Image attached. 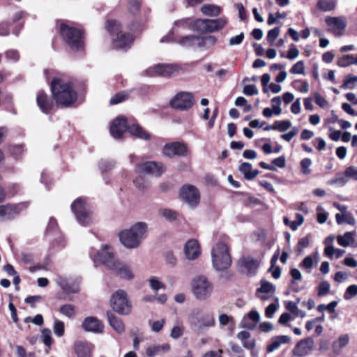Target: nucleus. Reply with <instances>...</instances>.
Here are the masks:
<instances>
[{
	"label": "nucleus",
	"instance_id": "58836bf2",
	"mask_svg": "<svg viewBox=\"0 0 357 357\" xmlns=\"http://www.w3.org/2000/svg\"><path fill=\"white\" fill-rule=\"evenodd\" d=\"M59 312L70 319L73 318L76 314L75 307L70 304H66L61 306Z\"/></svg>",
	"mask_w": 357,
	"mask_h": 357
},
{
	"label": "nucleus",
	"instance_id": "680f3d73",
	"mask_svg": "<svg viewBox=\"0 0 357 357\" xmlns=\"http://www.w3.org/2000/svg\"><path fill=\"white\" fill-rule=\"evenodd\" d=\"M311 160L309 158H305L301 162V170L304 174H308L310 173V167L311 165Z\"/></svg>",
	"mask_w": 357,
	"mask_h": 357
},
{
	"label": "nucleus",
	"instance_id": "bf43d9fd",
	"mask_svg": "<svg viewBox=\"0 0 357 357\" xmlns=\"http://www.w3.org/2000/svg\"><path fill=\"white\" fill-rule=\"evenodd\" d=\"M296 220L291 221V223L289 224V227L293 230L295 231L298 229V226L301 225L303 222L304 218L303 216L300 214L297 213L296 216Z\"/></svg>",
	"mask_w": 357,
	"mask_h": 357
},
{
	"label": "nucleus",
	"instance_id": "de8ad7c7",
	"mask_svg": "<svg viewBox=\"0 0 357 357\" xmlns=\"http://www.w3.org/2000/svg\"><path fill=\"white\" fill-rule=\"evenodd\" d=\"M345 176H347L348 181L353 180L357 181V167L349 166L346 168L344 172Z\"/></svg>",
	"mask_w": 357,
	"mask_h": 357
},
{
	"label": "nucleus",
	"instance_id": "f8f14e48",
	"mask_svg": "<svg viewBox=\"0 0 357 357\" xmlns=\"http://www.w3.org/2000/svg\"><path fill=\"white\" fill-rule=\"evenodd\" d=\"M111 307L117 313L123 315L129 314L131 312L130 304L126 293L123 290L116 291L111 297Z\"/></svg>",
	"mask_w": 357,
	"mask_h": 357
},
{
	"label": "nucleus",
	"instance_id": "37998d69",
	"mask_svg": "<svg viewBox=\"0 0 357 357\" xmlns=\"http://www.w3.org/2000/svg\"><path fill=\"white\" fill-rule=\"evenodd\" d=\"M275 303L270 304L265 310V315L267 318H272L279 307L278 298L275 297Z\"/></svg>",
	"mask_w": 357,
	"mask_h": 357
},
{
	"label": "nucleus",
	"instance_id": "5701e85b",
	"mask_svg": "<svg viewBox=\"0 0 357 357\" xmlns=\"http://www.w3.org/2000/svg\"><path fill=\"white\" fill-rule=\"evenodd\" d=\"M94 345L89 342L80 341L75 344V352L77 357H92Z\"/></svg>",
	"mask_w": 357,
	"mask_h": 357
},
{
	"label": "nucleus",
	"instance_id": "20e7f679",
	"mask_svg": "<svg viewBox=\"0 0 357 357\" xmlns=\"http://www.w3.org/2000/svg\"><path fill=\"white\" fill-rule=\"evenodd\" d=\"M128 130L131 135L142 139H149L150 135L137 124L128 126L126 119L123 116L115 119L110 126L111 135L115 139H120L123 134Z\"/></svg>",
	"mask_w": 357,
	"mask_h": 357
},
{
	"label": "nucleus",
	"instance_id": "2f4dec72",
	"mask_svg": "<svg viewBox=\"0 0 357 357\" xmlns=\"http://www.w3.org/2000/svg\"><path fill=\"white\" fill-rule=\"evenodd\" d=\"M239 170L248 180H252L259 174V171L252 169V165L249 162L242 163L239 167Z\"/></svg>",
	"mask_w": 357,
	"mask_h": 357
},
{
	"label": "nucleus",
	"instance_id": "cd10ccee",
	"mask_svg": "<svg viewBox=\"0 0 357 357\" xmlns=\"http://www.w3.org/2000/svg\"><path fill=\"white\" fill-rule=\"evenodd\" d=\"M240 264L248 274L255 273L259 266V261L252 257H243L240 260Z\"/></svg>",
	"mask_w": 357,
	"mask_h": 357
},
{
	"label": "nucleus",
	"instance_id": "9b49d317",
	"mask_svg": "<svg viewBox=\"0 0 357 357\" xmlns=\"http://www.w3.org/2000/svg\"><path fill=\"white\" fill-rule=\"evenodd\" d=\"M227 24L225 17L197 19L195 20L194 31L202 33H213L222 29Z\"/></svg>",
	"mask_w": 357,
	"mask_h": 357
},
{
	"label": "nucleus",
	"instance_id": "1a4fd4ad",
	"mask_svg": "<svg viewBox=\"0 0 357 357\" xmlns=\"http://www.w3.org/2000/svg\"><path fill=\"white\" fill-rule=\"evenodd\" d=\"M71 210L80 225L86 226L92 222V211L84 199H75L71 204Z\"/></svg>",
	"mask_w": 357,
	"mask_h": 357
},
{
	"label": "nucleus",
	"instance_id": "79ce46f5",
	"mask_svg": "<svg viewBox=\"0 0 357 357\" xmlns=\"http://www.w3.org/2000/svg\"><path fill=\"white\" fill-rule=\"evenodd\" d=\"M348 182V179L347 176H345L344 173L343 174H338L336 177L328 183L331 185L337 184L338 186L342 187L345 185Z\"/></svg>",
	"mask_w": 357,
	"mask_h": 357
},
{
	"label": "nucleus",
	"instance_id": "f03ea898",
	"mask_svg": "<svg viewBox=\"0 0 357 357\" xmlns=\"http://www.w3.org/2000/svg\"><path fill=\"white\" fill-rule=\"evenodd\" d=\"M51 90L56 104L61 107H70L77 100V93L72 83L64 78L53 79Z\"/></svg>",
	"mask_w": 357,
	"mask_h": 357
},
{
	"label": "nucleus",
	"instance_id": "423d86ee",
	"mask_svg": "<svg viewBox=\"0 0 357 357\" xmlns=\"http://www.w3.org/2000/svg\"><path fill=\"white\" fill-rule=\"evenodd\" d=\"M211 257L213 266L218 271L227 269L231 264L228 247L222 242H218L213 247Z\"/></svg>",
	"mask_w": 357,
	"mask_h": 357
},
{
	"label": "nucleus",
	"instance_id": "f704fd0d",
	"mask_svg": "<svg viewBox=\"0 0 357 357\" xmlns=\"http://www.w3.org/2000/svg\"><path fill=\"white\" fill-rule=\"evenodd\" d=\"M201 11L205 15L215 17L220 15L222 8L215 4L206 3L201 7Z\"/></svg>",
	"mask_w": 357,
	"mask_h": 357
},
{
	"label": "nucleus",
	"instance_id": "c85d7f7f",
	"mask_svg": "<svg viewBox=\"0 0 357 357\" xmlns=\"http://www.w3.org/2000/svg\"><path fill=\"white\" fill-rule=\"evenodd\" d=\"M107 317L110 326L118 333H122L125 331V326L123 321L115 316L112 312H107Z\"/></svg>",
	"mask_w": 357,
	"mask_h": 357
},
{
	"label": "nucleus",
	"instance_id": "7c9ffc66",
	"mask_svg": "<svg viewBox=\"0 0 357 357\" xmlns=\"http://www.w3.org/2000/svg\"><path fill=\"white\" fill-rule=\"evenodd\" d=\"M356 236V231H347L345 232L343 235H338L337 236V241L340 246L344 248L349 247L354 243Z\"/></svg>",
	"mask_w": 357,
	"mask_h": 357
},
{
	"label": "nucleus",
	"instance_id": "9d476101",
	"mask_svg": "<svg viewBox=\"0 0 357 357\" xmlns=\"http://www.w3.org/2000/svg\"><path fill=\"white\" fill-rule=\"evenodd\" d=\"M213 284L205 276H198L192 282V291L195 297L199 301L208 299L212 294Z\"/></svg>",
	"mask_w": 357,
	"mask_h": 357
},
{
	"label": "nucleus",
	"instance_id": "4d7b16f0",
	"mask_svg": "<svg viewBox=\"0 0 357 357\" xmlns=\"http://www.w3.org/2000/svg\"><path fill=\"white\" fill-rule=\"evenodd\" d=\"M240 327L242 328H247L249 330H255L256 328L255 322H252L250 319L246 316H244L240 323Z\"/></svg>",
	"mask_w": 357,
	"mask_h": 357
},
{
	"label": "nucleus",
	"instance_id": "052dcab7",
	"mask_svg": "<svg viewBox=\"0 0 357 357\" xmlns=\"http://www.w3.org/2000/svg\"><path fill=\"white\" fill-rule=\"evenodd\" d=\"M244 38H245V35L243 32H241L238 35L231 37L229 40V45L230 46L238 45L242 43Z\"/></svg>",
	"mask_w": 357,
	"mask_h": 357
},
{
	"label": "nucleus",
	"instance_id": "4be33fe9",
	"mask_svg": "<svg viewBox=\"0 0 357 357\" xmlns=\"http://www.w3.org/2000/svg\"><path fill=\"white\" fill-rule=\"evenodd\" d=\"M82 326L84 331L94 333H101L104 329V326L101 321L93 317L85 318Z\"/></svg>",
	"mask_w": 357,
	"mask_h": 357
},
{
	"label": "nucleus",
	"instance_id": "393cba45",
	"mask_svg": "<svg viewBox=\"0 0 357 357\" xmlns=\"http://www.w3.org/2000/svg\"><path fill=\"white\" fill-rule=\"evenodd\" d=\"M36 100L38 106L44 113H49L53 107L52 100L42 91H38Z\"/></svg>",
	"mask_w": 357,
	"mask_h": 357
},
{
	"label": "nucleus",
	"instance_id": "aec40b11",
	"mask_svg": "<svg viewBox=\"0 0 357 357\" xmlns=\"http://www.w3.org/2000/svg\"><path fill=\"white\" fill-rule=\"evenodd\" d=\"M312 352V339L304 338L298 341L294 349L292 354L296 357H306Z\"/></svg>",
	"mask_w": 357,
	"mask_h": 357
},
{
	"label": "nucleus",
	"instance_id": "8fccbe9b",
	"mask_svg": "<svg viewBox=\"0 0 357 357\" xmlns=\"http://www.w3.org/2000/svg\"><path fill=\"white\" fill-rule=\"evenodd\" d=\"M331 285L328 282L323 281L318 286L317 294L319 296L326 295L330 291Z\"/></svg>",
	"mask_w": 357,
	"mask_h": 357
},
{
	"label": "nucleus",
	"instance_id": "4c0bfd02",
	"mask_svg": "<svg viewBox=\"0 0 357 357\" xmlns=\"http://www.w3.org/2000/svg\"><path fill=\"white\" fill-rule=\"evenodd\" d=\"M357 83V76L353 74L347 75L344 79L341 88L343 89H352Z\"/></svg>",
	"mask_w": 357,
	"mask_h": 357
},
{
	"label": "nucleus",
	"instance_id": "774afa93",
	"mask_svg": "<svg viewBox=\"0 0 357 357\" xmlns=\"http://www.w3.org/2000/svg\"><path fill=\"white\" fill-rule=\"evenodd\" d=\"M243 93L246 96H253L258 93V90L255 85L249 84L244 86Z\"/></svg>",
	"mask_w": 357,
	"mask_h": 357
},
{
	"label": "nucleus",
	"instance_id": "e2e57ef3",
	"mask_svg": "<svg viewBox=\"0 0 357 357\" xmlns=\"http://www.w3.org/2000/svg\"><path fill=\"white\" fill-rule=\"evenodd\" d=\"M314 100L317 105L324 109H327L329 106L328 101L319 94H314Z\"/></svg>",
	"mask_w": 357,
	"mask_h": 357
},
{
	"label": "nucleus",
	"instance_id": "2eb2a0df",
	"mask_svg": "<svg viewBox=\"0 0 357 357\" xmlns=\"http://www.w3.org/2000/svg\"><path fill=\"white\" fill-rule=\"evenodd\" d=\"M180 197L190 207H195L198 205L200 199V194L198 189L193 185H184L180 190Z\"/></svg>",
	"mask_w": 357,
	"mask_h": 357
},
{
	"label": "nucleus",
	"instance_id": "a211bd4d",
	"mask_svg": "<svg viewBox=\"0 0 357 357\" xmlns=\"http://www.w3.org/2000/svg\"><path fill=\"white\" fill-rule=\"evenodd\" d=\"M56 283L66 293L76 294L79 291L81 278L79 277L71 278L58 276L56 279Z\"/></svg>",
	"mask_w": 357,
	"mask_h": 357
},
{
	"label": "nucleus",
	"instance_id": "c756f323",
	"mask_svg": "<svg viewBox=\"0 0 357 357\" xmlns=\"http://www.w3.org/2000/svg\"><path fill=\"white\" fill-rule=\"evenodd\" d=\"M170 348V345L167 343L163 344H153L147 347L146 354L149 357H155L162 353L168 352Z\"/></svg>",
	"mask_w": 357,
	"mask_h": 357
},
{
	"label": "nucleus",
	"instance_id": "412c9836",
	"mask_svg": "<svg viewBox=\"0 0 357 357\" xmlns=\"http://www.w3.org/2000/svg\"><path fill=\"white\" fill-rule=\"evenodd\" d=\"M275 286L266 280H261L260 287L257 289L256 295L261 301H267L274 297Z\"/></svg>",
	"mask_w": 357,
	"mask_h": 357
},
{
	"label": "nucleus",
	"instance_id": "69168bd1",
	"mask_svg": "<svg viewBox=\"0 0 357 357\" xmlns=\"http://www.w3.org/2000/svg\"><path fill=\"white\" fill-rule=\"evenodd\" d=\"M301 267L307 273H310L312 267V257L311 256L306 257L301 264Z\"/></svg>",
	"mask_w": 357,
	"mask_h": 357
},
{
	"label": "nucleus",
	"instance_id": "338daca9",
	"mask_svg": "<svg viewBox=\"0 0 357 357\" xmlns=\"http://www.w3.org/2000/svg\"><path fill=\"white\" fill-rule=\"evenodd\" d=\"M290 73L292 74H302L304 73V64L303 61H300L296 63L290 69Z\"/></svg>",
	"mask_w": 357,
	"mask_h": 357
},
{
	"label": "nucleus",
	"instance_id": "13d9d810",
	"mask_svg": "<svg viewBox=\"0 0 357 357\" xmlns=\"http://www.w3.org/2000/svg\"><path fill=\"white\" fill-rule=\"evenodd\" d=\"M286 308L291 312L294 313L297 316H304V313L299 310L297 305L293 301H289L286 305Z\"/></svg>",
	"mask_w": 357,
	"mask_h": 357
},
{
	"label": "nucleus",
	"instance_id": "6e6d98bb",
	"mask_svg": "<svg viewBox=\"0 0 357 357\" xmlns=\"http://www.w3.org/2000/svg\"><path fill=\"white\" fill-rule=\"evenodd\" d=\"M160 213L167 220H174L176 218V213L171 209H161Z\"/></svg>",
	"mask_w": 357,
	"mask_h": 357
},
{
	"label": "nucleus",
	"instance_id": "72a5a7b5",
	"mask_svg": "<svg viewBox=\"0 0 357 357\" xmlns=\"http://www.w3.org/2000/svg\"><path fill=\"white\" fill-rule=\"evenodd\" d=\"M349 342V336L348 334L341 335L337 340L333 343V351L335 354H340L342 348L346 347Z\"/></svg>",
	"mask_w": 357,
	"mask_h": 357
},
{
	"label": "nucleus",
	"instance_id": "3c124183",
	"mask_svg": "<svg viewBox=\"0 0 357 357\" xmlns=\"http://www.w3.org/2000/svg\"><path fill=\"white\" fill-rule=\"evenodd\" d=\"M357 295V285L352 284L349 286L344 294V298L347 301L350 300L351 298Z\"/></svg>",
	"mask_w": 357,
	"mask_h": 357
},
{
	"label": "nucleus",
	"instance_id": "6e6552de",
	"mask_svg": "<svg viewBox=\"0 0 357 357\" xmlns=\"http://www.w3.org/2000/svg\"><path fill=\"white\" fill-rule=\"evenodd\" d=\"M60 31L62 38L73 50L81 51L84 49L82 33L79 29L61 24Z\"/></svg>",
	"mask_w": 357,
	"mask_h": 357
},
{
	"label": "nucleus",
	"instance_id": "49530a36",
	"mask_svg": "<svg viewBox=\"0 0 357 357\" xmlns=\"http://www.w3.org/2000/svg\"><path fill=\"white\" fill-rule=\"evenodd\" d=\"M291 126L289 121H277L274 123L273 130H278L280 132L287 130Z\"/></svg>",
	"mask_w": 357,
	"mask_h": 357
},
{
	"label": "nucleus",
	"instance_id": "f3484780",
	"mask_svg": "<svg viewBox=\"0 0 357 357\" xmlns=\"http://www.w3.org/2000/svg\"><path fill=\"white\" fill-rule=\"evenodd\" d=\"M135 172L159 176L164 172V169L161 162L146 161L137 163L135 166Z\"/></svg>",
	"mask_w": 357,
	"mask_h": 357
},
{
	"label": "nucleus",
	"instance_id": "bb28decb",
	"mask_svg": "<svg viewBox=\"0 0 357 357\" xmlns=\"http://www.w3.org/2000/svg\"><path fill=\"white\" fill-rule=\"evenodd\" d=\"M18 213L17 206L11 204L0 206V220H10Z\"/></svg>",
	"mask_w": 357,
	"mask_h": 357
},
{
	"label": "nucleus",
	"instance_id": "603ef678",
	"mask_svg": "<svg viewBox=\"0 0 357 357\" xmlns=\"http://www.w3.org/2000/svg\"><path fill=\"white\" fill-rule=\"evenodd\" d=\"M317 218L318 222L320 224L324 223L328 219V213L327 212H326L321 206H318L317 207Z\"/></svg>",
	"mask_w": 357,
	"mask_h": 357
},
{
	"label": "nucleus",
	"instance_id": "0eeeda50",
	"mask_svg": "<svg viewBox=\"0 0 357 357\" xmlns=\"http://www.w3.org/2000/svg\"><path fill=\"white\" fill-rule=\"evenodd\" d=\"M106 29L112 35L116 34V38L113 39L112 47L116 50L126 51L133 42V37L129 33H120L121 26L117 21L109 20L107 22Z\"/></svg>",
	"mask_w": 357,
	"mask_h": 357
},
{
	"label": "nucleus",
	"instance_id": "c03bdc74",
	"mask_svg": "<svg viewBox=\"0 0 357 357\" xmlns=\"http://www.w3.org/2000/svg\"><path fill=\"white\" fill-rule=\"evenodd\" d=\"M280 34V28L275 27L268 31L266 36V40L270 45H273L276 38Z\"/></svg>",
	"mask_w": 357,
	"mask_h": 357
},
{
	"label": "nucleus",
	"instance_id": "a19ab883",
	"mask_svg": "<svg viewBox=\"0 0 357 357\" xmlns=\"http://www.w3.org/2000/svg\"><path fill=\"white\" fill-rule=\"evenodd\" d=\"M128 93L126 91L119 92L111 98L109 103L111 105H116L122 102L128 98Z\"/></svg>",
	"mask_w": 357,
	"mask_h": 357
},
{
	"label": "nucleus",
	"instance_id": "09e8293b",
	"mask_svg": "<svg viewBox=\"0 0 357 357\" xmlns=\"http://www.w3.org/2000/svg\"><path fill=\"white\" fill-rule=\"evenodd\" d=\"M310 245V238L309 236L304 237L301 238L296 247V252L298 255H302L303 252V250L308 247Z\"/></svg>",
	"mask_w": 357,
	"mask_h": 357
},
{
	"label": "nucleus",
	"instance_id": "ea45409f",
	"mask_svg": "<svg viewBox=\"0 0 357 357\" xmlns=\"http://www.w3.org/2000/svg\"><path fill=\"white\" fill-rule=\"evenodd\" d=\"M195 20L190 18L182 19L175 22V26L184 29H190L194 31Z\"/></svg>",
	"mask_w": 357,
	"mask_h": 357
},
{
	"label": "nucleus",
	"instance_id": "a18cd8bd",
	"mask_svg": "<svg viewBox=\"0 0 357 357\" xmlns=\"http://www.w3.org/2000/svg\"><path fill=\"white\" fill-rule=\"evenodd\" d=\"M151 288L157 291L160 289H165V285L160 281L156 277H152L149 280Z\"/></svg>",
	"mask_w": 357,
	"mask_h": 357
},
{
	"label": "nucleus",
	"instance_id": "5fc2aeb1",
	"mask_svg": "<svg viewBox=\"0 0 357 357\" xmlns=\"http://www.w3.org/2000/svg\"><path fill=\"white\" fill-rule=\"evenodd\" d=\"M337 305V301H332L328 305L321 304L318 306L317 310L320 312H324L325 310H328L330 312H334L335 307Z\"/></svg>",
	"mask_w": 357,
	"mask_h": 357
},
{
	"label": "nucleus",
	"instance_id": "7ed1b4c3",
	"mask_svg": "<svg viewBox=\"0 0 357 357\" xmlns=\"http://www.w3.org/2000/svg\"><path fill=\"white\" fill-rule=\"evenodd\" d=\"M148 234V225L146 222H138L130 229L120 232L119 238L121 243L129 249L137 248Z\"/></svg>",
	"mask_w": 357,
	"mask_h": 357
},
{
	"label": "nucleus",
	"instance_id": "4468645a",
	"mask_svg": "<svg viewBox=\"0 0 357 357\" xmlns=\"http://www.w3.org/2000/svg\"><path fill=\"white\" fill-rule=\"evenodd\" d=\"M179 69L178 66L175 64L158 63L147 68L145 73L150 77L158 75L169 77L177 73Z\"/></svg>",
	"mask_w": 357,
	"mask_h": 357
},
{
	"label": "nucleus",
	"instance_id": "864d4df0",
	"mask_svg": "<svg viewBox=\"0 0 357 357\" xmlns=\"http://www.w3.org/2000/svg\"><path fill=\"white\" fill-rule=\"evenodd\" d=\"M54 333L58 337H61L64 334V324L63 321L56 320L54 324Z\"/></svg>",
	"mask_w": 357,
	"mask_h": 357
},
{
	"label": "nucleus",
	"instance_id": "c9c22d12",
	"mask_svg": "<svg viewBox=\"0 0 357 357\" xmlns=\"http://www.w3.org/2000/svg\"><path fill=\"white\" fill-rule=\"evenodd\" d=\"M336 4V0H318L317 8L323 12H330L335 8Z\"/></svg>",
	"mask_w": 357,
	"mask_h": 357
},
{
	"label": "nucleus",
	"instance_id": "39448f33",
	"mask_svg": "<svg viewBox=\"0 0 357 357\" xmlns=\"http://www.w3.org/2000/svg\"><path fill=\"white\" fill-rule=\"evenodd\" d=\"M190 326L196 331L203 332L215 324L213 314L199 308L192 310L188 317Z\"/></svg>",
	"mask_w": 357,
	"mask_h": 357
},
{
	"label": "nucleus",
	"instance_id": "e433bc0d",
	"mask_svg": "<svg viewBox=\"0 0 357 357\" xmlns=\"http://www.w3.org/2000/svg\"><path fill=\"white\" fill-rule=\"evenodd\" d=\"M337 65L341 68H346L351 65H355V55L344 54L339 57L337 61Z\"/></svg>",
	"mask_w": 357,
	"mask_h": 357
},
{
	"label": "nucleus",
	"instance_id": "0e129e2a",
	"mask_svg": "<svg viewBox=\"0 0 357 357\" xmlns=\"http://www.w3.org/2000/svg\"><path fill=\"white\" fill-rule=\"evenodd\" d=\"M114 167L113 161L101 160L99 163V168L102 172L112 169Z\"/></svg>",
	"mask_w": 357,
	"mask_h": 357
},
{
	"label": "nucleus",
	"instance_id": "a878e982",
	"mask_svg": "<svg viewBox=\"0 0 357 357\" xmlns=\"http://www.w3.org/2000/svg\"><path fill=\"white\" fill-rule=\"evenodd\" d=\"M291 341L290 337L288 335H278L271 338V343L267 346L266 351L272 353L278 349L281 344L289 343Z\"/></svg>",
	"mask_w": 357,
	"mask_h": 357
},
{
	"label": "nucleus",
	"instance_id": "b1692460",
	"mask_svg": "<svg viewBox=\"0 0 357 357\" xmlns=\"http://www.w3.org/2000/svg\"><path fill=\"white\" fill-rule=\"evenodd\" d=\"M184 252L189 260L197 259L200 255V248L198 242L195 239L189 240L185 243Z\"/></svg>",
	"mask_w": 357,
	"mask_h": 357
},
{
	"label": "nucleus",
	"instance_id": "473e14b6",
	"mask_svg": "<svg viewBox=\"0 0 357 357\" xmlns=\"http://www.w3.org/2000/svg\"><path fill=\"white\" fill-rule=\"evenodd\" d=\"M199 36L190 35L182 37L177 43L184 47L197 48Z\"/></svg>",
	"mask_w": 357,
	"mask_h": 357
},
{
	"label": "nucleus",
	"instance_id": "dca6fc26",
	"mask_svg": "<svg viewBox=\"0 0 357 357\" xmlns=\"http://www.w3.org/2000/svg\"><path fill=\"white\" fill-rule=\"evenodd\" d=\"M172 107L181 110H188L194 105L192 93L190 92H179L172 100Z\"/></svg>",
	"mask_w": 357,
	"mask_h": 357
},
{
	"label": "nucleus",
	"instance_id": "ddd939ff",
	"mask_svg": "<svg viewBox=\"0 0 357 357\" xmlns=\"http://www.w3.org/2000/svg\"><path fill=\"white\" fill-rule=\"evenodd\" d=\"M325 22L328 26V31L336 36L343 35L347 26V18L344 16H327L325 18Z\"/></svg>",
	"mask_w": 357,
	"mask_h": 357
},
{
	"label": "nucleus",
	"instance_id": "f257e3e1",
	"mask_svg": "<svg viewBox=\"0 0 357 357\" xmlns=\"http://www.w3.org/2000/svg\"><path fill=\"white\" fill-rule=\"evenodd\" d=\"M90 255L95 264H105L108 269L120 278L127 280H131L134 278L135 275L130 266L116 259L111 247L105 245L94 255H92L91 253Z\"/></svg>",
	"mask_w": 357,
	"mask_h": 357
},
{
	"label": "nucleus",
	"instance_id": "6ab92c4d",
	"mask_svg": "<svg viewBox=\"0 0 357 357\" xmlns=\"http://www.w3.org/2000/svg\"><path fill=\"white\" fill-rule=\"evenodd\" d=\"M162 152L165 155L169 158L184 157L187 155L188 147L183 143L176 142L165 144Z\"/></svg>",
	"mask_w": 357,
	"mask_h": 357
}]
</instances>
